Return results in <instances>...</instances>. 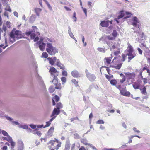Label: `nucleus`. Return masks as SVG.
<instances>
[{
  "label": "nucleus",
  "mask_w": 150,
  "mask_h": 150,
  "mask_svg": "<svg viewBox=\"0 0 150 150\" xmlns=\"http://www.w3.org/2000/svg\"><path fill=\"white\" fill-rule=\"evenodd\" d=\"M120 93L121 95L126 96L129 97L130 94V92L126 90V87L122 88V90H120Z\"/></svg>",
  "instance_id": "nucleus-10"
},
{
  "label": "nucleus",
  "mask_w": 150,
  "mask_h": 150,
  "mask_svg": "<svg viewBox=\"0 0 150 150\" xmlns=\"http://www.w3.org/2000/svg\"><path fill=\"white\" fill-rule=\"evenodd\" d=\"M5 10L6 11H9L10 12H11V10L10 8V6L8 5H7L6 6Z\"/></svg>",
  "instance_id": "nucleus-41"
},
{
  "label": "nucleus",
  "mask_w": 150,
  "mask_h": 150,
  "mask_svg": "<svg viewBox=\"0 0 150 150\" xmlns=\"http://www.w3.org/2000/svg\"><path fill=\"white\" fill-rule=\"evenodd\" d=\"M117 34L116 30H114L112 33V35L113 37L115 38V39L117 37Z\"/></svg>",
  "instance_id": "nucleus-39"
},
{
  "label": "nucleus",
  "mask_w": 150,
  "mask_h": 150,
  "mask_svg": "<svg viewBox=\"0 0 150 150\" xmlns=\"http://www.w3.org/2000/svg\"><path fill=\"white\" fill-rule=\"evenodd\" d=\"M10 36L11 38L14 39L16 38L18 39L21 38L23 35L21 31L13 30L10 33Z\"/></svg>",
  "instance_id": "nucleus-2"
},
{
  "label": "nucleus",
  "mask_w": 150,
  "mask_h": 150,
  "mask_svg": "<svg viewBox=\"0 0 150 150\" xmlns=\"http://www.w3.org/2000/svg\"><path fill=\"white\" fill-rule=\"evenodd\" d=\"M137 50H138L139 52V53L141 55L142 54V50L139 48H137Z\"/></svg>",
  "instance_id": "nucleus-59"
},
{
  "label": "nucleus",
  "mask_w": 150,
  "mask_h": 150,
  "mask_svg": "<svg viewBox=\"0 0 150 150\" xmlns=\"http://www.w3.org/2000/svg\"><path fill=\"white\" fill-rule=\"evenodd\" d=\"M54 143H55L54 140H52L49 141L48 144H51V145L52 146H54Z\"/></svg>",
  "instance_id": "nucleus-46"
},
{
  "label": "nucleus",
  "mask_w": 150,
  "mask_h": 150,
  "mask_svg": "<svg viewBox=\"0 0 150 150\" xmlns=\"http://www.w3.org/2000/svg\"><path fill=\"white\" fill-rule=\"evenodd\" d=\"M39 4L40 5V6L42 7H43V5L42 4V0H39Z\"/></svg>",
  "instance_id": "nucleus-61"
},
{
  "label": "nucleus",
  "mask_w": 150,
  "mask_h": 150,
  "mask_svg": "<svg viewBox=\"0 0 150 150\" xmlns=\"http://www.w3.org/2000/svg\"><path fill=\"white\" fill-rule=\"evenodd\" d=\"M86 75L87 77L90 81L93 82L95 81L96 77L95 75L89 73H86Z\"/></svg>",
  "instance_id": "nucleus-12"
},
{
  "label": "nucleus",
  "mask_w": 150,
  "mask_h": 150,
  "mask_svg": "<svg viewBox=\"0 0 150 150\" xmlns=\"http://www.w3.org/2000/svg\"><path fill=\"white\" fill-rule=\"evenodd\" d=\"M97 50L99 52L103 53L105 52L106 50L105 48L98 47L97 49Z\"/></svg>",
  "instance_id": "nucleus-34"
},
{
  "label": "nucleus",
  "mask_w": 150,
  "mask_h": 150,
  "mask_svg": "<svg viewBox=\"0 0 150 150\" xmlns=\"http://www.w3.org/2000/svg\"><path fill=\"white\" fill-rule=\"evenodd\" d=\"M142 81L140 80H138L132 84L133 88L135 89H139Z\"/></svg>",
  "instance_id": "nucleus-9"
},
{
  "label": "nucleus",
  "mask_w": 150,
  "mask_h": 150,
  "mask_svg": "<svg viewBox=\"0 0 150 150\" xmlns=\"http://www.w3.org/2000/svg\"><path fill=\"white\" fill-rule=\"evenodd\" d=\"M75 144L74 143L71 145V150H75Z\"/></svg>",
  "instance_id": "nucleus-55"
},
{
  "label": "nucleus",
  "mask_w": 150,
  "mask_h": 150,
  "mask_svg": "<svg viewBox=\"0 0 150 150\" xmlns=\"http://www.w3.org/2000/svg\"><path fill=\"white\" fill-rule=\"evenodd\" d=\"M104 123V121L102 120H99L96 122V123L98 124H103Z\"/></svg>",
  "instance_id": "nucleus-45"
},
{
  "label": "nucleus",
  "mask_w": 150,
  "mask_h": 150,
  "mask_svg": "<svg viewBox=\"0 0 150 150\" xmlns=\"http://www.w3.org/2000/svg\"><path fill=\"white\" fill-rule=\"evenodd\" d=\"M100 25L103 27H108L109 26L108 21H101Z\"/></svg>",
  "instance_id": "nucleus-20"
},
{
  "label": "nucleus",
  "mask_w": 150,
  "mask_h": 150,
  "mask_svg": "<svg viewBox=\"0 0 150 150\" xmlns=\"http://www.w3.org/2000/svg\"><path fill=\"white\" fill-rule=\"evenodd\" d=\"M81 143L83 144L84 145H90V144L88 143L87 141V140L85 139H81Z\"/></svg>",
  "instance_id": "nucleus-30"
},
{
  "label": "nucleus",
  "mask_w": 150,
  "mask_h": 150,
  "mask_svg": "<svg viewBox=\"0 0 150 150\" xmlns=\"http://www.w3.org/2000/svg\"><path fill=\"white\" fill-rule=\"evenodd\" d=\"M32 33L30 31H28L26 32L25 33V34L27 36H29L30 35H31V34Z\"/></svg>",
  "instance_id": "nucleus-63"
},
{
  "label": "nucleus",
  "mask_w": 150,
  "mask_h": 150,
  "mask_svg": "<svg viewBox=\"0 0 150 150\" xmlns=\"http://www.w3.org/2000/svg\"><path fill=\"white\" fill-rule=\"evenodd\" d=\"M148 98V96H145L143 97V100L142 102H143L144 101V99L147 100Z\"/></svg>",
  "instance_id": "nucleus-60"
},
{
  "label": "nucleus",
  "mask_w": 150,
  "mask_h": 150,
  "mask_svg": "<svg viewBox=\"0 0 150 150\" xmlns=\"http://www.w3.org/2000/svg\"><path fill=\"white\" fill-rule=\"evenodd\" d=\"M2 134L5 136L8 135V134L5 131L3 130L1 131Z\"/></svg>",
  "instance_id": "nucleus-52"
},
{
  "label": "nucleus",
  "mask_w": 150,
  "mask_h": 150,
  "mask_svg": "<svg viewBox=\"0 0 150 150\" xmlns=\"http://www.w3.org/2000/svg\"><path fill=\"white\" fill-rule=\"evenodd\" d=\"M56 109L60 110V109L62 108L63 105L60 102L58 103L56 105Z\"/></svg>",
  "instance_id": "nucleus-32"
},
{
  "label": "nucleus",
  "mask_w": 150,
  "mask_h": 150,
  "mask_svg": "<svg viewBox=\"0 0 150 150\" xmlns=\"http://www.w3.org/2000/svg\"><path fill=\"white\" fill-rule=\"evenodd\" d=\"M122 59L121 58V60H122V63L123 62H124L126 59V58L127 57V54L126 55L124 54H122Z\"/></svg>",
  "instance_id": "nucleus-40"
},
{
  "label": "nucleus",
  "mask_w": 150,
  "mask_h": 150,
  "mask_svg": "<svg viewBox=\"0 0 150 150\" xmlns=\"http://www.w3.org/2000/svg\"><path fill=\"white\" fill-rule=\"evenodd\" d=\"M120 50L119 49L118 51L114 52V55L115 56H119L118 55L120 54Z\"/></svg>",
  "instance_id": "nucleus-37"
},
{
  "label": "nucleus",
  "mask_w": 150,
  "mask_h": 150,
  "mask_svg": "<svg viewBox=\"0 0 150 150\" xmlns=\"http://www.w3.org/2000/svg\"><path fill=\"white\" fill-rule=\"evenodd\" d=\"M70 143L69 142L66 143L64 150H69L70 147Z\"/></svg>",
  "instance_id": "nucleus-25"
},
{
  "label": "nucleus",
  "mask_w": 150,
  "mask_h": 150,
  "mask_svg": "<svg viewBox=\"0 0 150 150\" xmlns=\"http://www.w3.org/2000/svg\"><path fill=\"white\" fill-rule=\"evenodd\" d=\"M124 16V14L123 11H121L120 12V15H119L117 18H115L114 19L115 21H116L117 23H119V21L118 20L122 18Z\"/></svg>",
  "instance_id": "nucleus-17"
},
{
  "label": "nucleus",
  "mask_w": 150,
  "mask_h": 150,
  "mask_svg": "<svg viewBox=\"0 0 150 150\" xmlns=\"http://www.w3.org/2000/svg\"><path fill=\"white\" fill-rule=\"evenodd\" d=\"M81 8H82V9H83V12L85 13L86 16L87 12L86 9L85 8H83V7H82Z\"/></svg>",
  "instance_id": "nucleus-58"
},
{
  "label": "nucleus",
  "mask_w": 150,
  "mask_h": 150,
  "mask_svg": "<svg viewBox=\"0 0 150 150\" xmlns=\"http://www.w3.org/2000/svg\"><path fill=\"white\" fill-rule=\"evenodd\" d=\"M72 76L75 78H79L81 77V74L77 70H74L71 72Z\"/></svg>",
  "instance_id": "nucleus-13"
},
{
  "label": "nucleus",
  "mask_w": 150,
  "mask_h": 150,
  "mask_svg": "<svg viewBox=\"0 0 150 150\" xmlns=\"http://www.w3.org/2000/svg\"><path fill=\"white\" fill-rule=\"evenodd\" d=\"M126 79L125 77H123L122 79H120V83H123L125 81Z\"/></svg>",
  "instance_id": "nucleus-57"
},
{
  "label": "nucleus",
  "mask_w": 150,
  "mask_h": 150,
  "mask_svg": "<svg viewBox=\"0 0 150 150\" xmlns=\"http://www.w3.org/2000/svg\"><path fill=\"white\" fill-rule=\"evenodd\" d=\"M34 11L36 15L38 16H39L42 11V9L39 8H34Z\"/></svg>",
  "instance_id": "nucleus-23"
},
{
  "label": "nucleus",
  "mask_w": 150,
  "mask_h": 150,
  "mask_svg": "<svg viewBox=\"0 0 150 150\" xmlns=\"http://www.w3.org/2000/svg\"><path fill=\"white\" fill-rule=\"evenodd\" d=\"M56 57H48L47 58V59L49 61L50 64L52 65H53L55 62L56 60Z\"/></svg>",
  "instance_id": "nucleus-16"
},
{
  "label": "nucleus",
  "mask_w": 150,
  "mask_h": 150,
  "mask_svg": "<svg viewBox=\"0 0 150 150\" xmlns=\"http://www.w3.org/2000/svg\"><path fill=\"white\" fill-rule=\"evenodd\" d=\"M55 142H57L58 144L55 147H54V148L56 150H58L60 147H61V143L60 142H59V140L56 139H55V140H54Z\"/></svg>",
  "instance_id": "nucleus-21"
},
{
  "label": "nucleus",
  "mask_w": 150,
  "mask_h": 150,
  "mask_svg": "<svg viewBox=\"0 0 150 150\" xmlns=\"http://www.w3.org/2000/svg\"><path fill=\"white\" fill-rule=\"evenodd\" d=\"M75 120H79V119L78 118V117H75L71 118L70 119V120L71 122H72Z\"/></svg>",
  "instance_id": "nucleus-49"
},
{
  "label": "nucleus",
  "mask_w": 150,
  "mask_h": 150,
  "mask_svg": "<svg viewBox=\"0 0 150 150\" xmlns=\"http://www.w3.org/2000/svg\"><path fill=\"white\" fill-rule=\"evenodd\" d=\"M48 56L47 54L45 52H43L42 55L41 57L44 58H47Z\"/></svg>",
  "instance_id": "nucleus-38"
},
{
  "label": "nucleus",
  "mask_w": 150,
  "mask_h": 150,
  "mask_svg": "<svg viewBox=\"0 0 150 150\" xmlns=\"http://www.w3.org/2000/svg\"><path fill=\"white\" fill-rule=\"evenodd\" d=\"M30 36L31 39H34L36 36V35L35 33H32Z\"/></svg>",
  "instance_id": "nucleus-54"
},
{
  "label": "nucleus",
  "mask_w": 150,
  "mask_h": 150,
  "mask_svg": "<svg viewBox=\"0 0 150 150\" xmlns=\"http://www.w3.org/2000/svg\"><path fill=\"white\" fill-rule=\"evenodd\" d=\"M43 38H41L38 42L40 50L42 51L44 50L46 46L45 43L43 42Z\"/></svg>",
  "instance_id": "nucleus-8"
},
{
  "label": "nucleus",
  "mask_w": 150,
  "mask_h": 150,
  "mask_svg": "<svg viewBox=\"0 0 150 150\" xmlns=\"http://www.w3.org/2000/svg\"><path fill=\"white\" fill-rule=\"evenodd\" d=\"M68 33H69V35L71 38H73L74 40L75 39L76 40V39L75 38V37H74L73 33L71 32V28L70 27L69 28Z\"/></svg>",
  "instance_id": "nucleus-29"
},
{
  "label": "nucleus",
  "mask_w": 150,
  "mask_h": 150,
  "mask_svg": "<svg viewBox=\"0 0 150 150\" xmlns=\"http://www.w3.org/2000/svg\"><path fill=\"white\" fill-rule=\"evenodd\" d=\"M61 80L62 82V85H64L66 83L67 79L65 77L62 76L61 78Z\"/></svg>",
  "instance_id": "nucleus-33"
},
{
  "label": "nucleus",
  "mask_w": 150,
  "mask_h": 150,
  "mask_svg": "<svg viewBox=\"0 0 150 150\" xmlns=\"http://www.w3.org/2000/svg\"><path fill=\"white\" fill-rule=\"evenodd\" d=\"M59 98L57 95H55L54 97H53L52 99V105H55L56 103L54 100H55L56 102H58L59 100Z\"/></svg>",
  "instance_id": "nucleus-19"
},
{
  "label": "nucleus",
  "mask_w": 150,
  "mask_h": 150,
  "mask_svg": "<svg viewBox=\"0 0 150 150\" xmlns=\"http://www.w3.org/2000/svg\"><path fill=\"white\" fill-rule=\"evenodd\" d=\"M11 144V148L12 150H13V149L15 146V143L13 141L12 139L9 142Z\"/></svg>",
  "instance_id": "nucleus-28"
},
{
  "label": "nucleus",
  "mask_w": 150,
  "mask_h": 150,
  "mask_svg": "<svg viewBox=\"0 0 150 150\" xmlns=\"http://www.w3.org/2000/svg\"><path fill=\"white\" fill-rule=\"evenodd\" d=\"M51 123L49 121L46 122V124L44 128L47 127H49L51 124Z\"/></svg>",
  "instance_id": "nucleus-53"
},
{
  "label": "nucleus",
  "mask_w": 150,
  "mask_h": 150,
  "mask_svg": "<svg viewBox=\"0 0 150 150\" xmlns=\"http://www.w3.org/2000/svg\"><path fill=\"white\" fill-rule=\"evenodd\" d=\"M133 22L132 23V25L133 26L136 27L137 23L139 22V21L137 18L136 16L134 17L133 18Z\"/></svg>",
  "instance_id": "nucleus-18"
},
{
  "label": "nucleus",
  "mask_w": 150,
  "mask_h": 150,
  "mask_svg": "<svg viewBox=\"0 0 150 150\" xmlns=\"http://www.w3.org/2000/svg\"><path fill=\"white\" fill-rule=\"evenodd\" d=\"M49 72L51 73L54 78H57V77L59 75V72L56 69L53 67H52L49 70Z\"/></svg>",
  "instance_id": "nucleus-7"
},
{
  "label": "nucleus",
  "mask_w": 150,
  "mask_h": 150,
  "mask_svg": "<svg viewBox=\"0 0 150 150\" xmlns=\"http://www.w3.org/2000/svg\"><path fill=\"white\" fill-rule=\"evenodd\" d=\"M43 0L45 2V3L47 5L49 9L51 10H52V7L51 6H50V5L48 3V2L47 1V0Z\"/></svg>",
  "instance_id": "nucleus-35"
},
{
  "label": "nucleus",
  "mask_w": 150,
  "mask_h": 150,
  "mask_svg": "<svg viewBox=\"0 0 150 150\" xmlns=\"http://www.w3.org/2000/svg\"><path fill=\"white\" fill-rule=\"evenodd\" d=\"M137 33H138L139 34V35L141 38H143V36H144V33L142 32H141V33H140L139 32H137Z\"/></svg>",
  "instance_id": "nucleus-50"
},
{
  "label": "nucleus",
  "mask_w": 150,
  "mask_h": 150,
  "mask_svg": "<svg viewBox=\"0 0 150 150\" xmlns=\"http://www.w3.org/2000/svg\"><path fill=\"white\" fill-rule=\"evenodd\" d=\"M124 74L128 80L131 79L132 81H134V79L136 76L134 73L127 72L125 73Z\"/></svg>",
  "instance_id": "nucleus-6"
},
{
  "label": "nucleus",
  "mask_w": 150,
  "mask_h": 150,
  "mask_svg": "<svg viewBox=\"0 0 150 150\" xmlns=\"http://www.w3.org/2000/svg\"><path fill=\"white\" fill-rule=\"evenodd\" d=\"M146 71V72L149 73V74L150 76V71H149L148 69L144 67L143 69V71Z\"/></svg>",
  "instance_id": "nucleus-47"
},
{
  "label": "nucleus",
  "mask_w": 150,
  "mask_h": 150,
  "mask_svg": "<svg viewBox=\"0 0 150 150\" xmlns=\"http://www.w3.org/2000/svg\"><path fill=\"white\" fill-rule=\"evenodd\" d=\"M18 145L17 150H23L24 144L22 141H18Z\"/></svg>",
  "instance_id": "nucleus-14"
},
{
  "label": "nucleus",
  "mask_w": 150,
  "mask_h": 150,
  "mask_svg": "<svg viewBox=\"0 0 150 150\" xmlns=\"http://www.w3.org/2000/svg\"><path fill=\"white\" fill-rule=\"evenodd\" d=\"M55 63L56 66H60V63L59 60V59H56Z\"/></svg>",
  "instance_id": "nucleus-44"
},
{
  "label": "nucleus",
  "mask_w": 150,
  "mask_h": 150,
  "mask_svg": "<svg viewBox=\"0 0 150 150\" xmlns=\"http://www.w3.org/2000/svg\"><path fill=\"white\" fill-rule=\"evenodd\" d=\"M74 137L75 139H79V135L77 133H75L74 134Z\"/></svg>",
  "instance_id": "nucleus-56"
},
{
  "label": "nucleus",
  "mask_w": 150,
  "mask_h": 150,
  "mask_svg": "<svg viewBox=\"0 0 150 150\" xmlns=\"http://www.w3.org/2000/svg\"><path fill=\"white\" fill-rule=\"evenodd\" d=\"M100 128L101 130H104L105 131V127L104 126H103L102 125H100Z\"/></svg>",
  "instance_id": "nucleus-64"
},
{
  "label": "nucleus",
  "mask_w": 150,
  "mask_h": 150,
  "mask_svg": "<svg viewBox=\"0 0 150 150\" xmlns=\"http://www.w3.org/2000/svg\"><path fill=\"white\" fill-rule=\"evenodd\" d=\"M8 1L9 0H1V1L3 5H5L8 3Z\"/></svg>",
  "instance_id": "nucleus-51"
},
{
  "label": "nucleus",
  "mask_w": 150,
  "mask_h": 150,
  "mask_svg": "<svg viewBox=\"0 0 150 150\" xmlns=\"http://www.w3.org/2000/svg\"><path fill=\"white\" fill-rule=\"evenodd\" d=\"M133 129L135 132L137 133H139L140 132V131L139 130H137V129L135 127L133 128Z\"/></svg>",
  "instance_id": "nucleus-62"
},
{
  "label": "nucleus",
  "mask_w": 150,
  "mask_h": 150,
  "mask_svg": "<svg viewBox=\"0 0 150 150\" xmlns=\"http://www.w3.org/2000/svg\"><path fill=\"white\" fill-rule=\"evenodd\" d=\"M46 51L49 54L51 55H54L56 53L58 52L57 49L53 47L51 43H48L47 44V48Z\"/></svg>",
  "instance_id": "nucleus-1"
},
{
  "label": "nucleus",
  "mask_w": 150,
  "mask_h": 150,
  "mask_svg": "<svg viewBox=\"0 0 150 150\" xmlns=\"http://www.w3.org/2000/svg\"><path fill=\"white\" fill-rule=\"evenodd\" d=\"M60 112V110H58L56 108H54L52 114L51 115V117H52L53 116H56L58 115Z\"/></svg>",
  "instance_id": "nucleus-15"
},
{
  "label": "nucleus",
  "mask_w": 150,
  "mask_h": 150,
  "mask_svg": "<svg viewBox=\"0 0 150 150\" xmlns=\"http://www.w3.org/2000/svg\"><path fill=\"white\" fill-rule=\"evenodd\" d=\"M54 127H51L48 131V134L50 136H52V134L54 132Z\"/></svg>",
  "instance_id": "nucleus-22"
},
{
  "label": "nucleus",
  "mask_w": 150,
  "mask_h": 150,
  "mask_svg": "<svg viewBox=\"0 0 150 150\" xmlns=\"http://www.w3.org/2000/svg\"><path fill=\"white\" fill-rule=\"evenodd\" d=\"M72 19L74 21H76V12H74L73 13V16L72 17Z\"/></svg>",
  "instance_id": "nucleus-43"
},
{
  "label": "nucleus",
  "mask_w": 150,
  "mask_h": 150,
  "mask_svg": "<svg viewBox=\"0 0 150 150\" xmlns=\"http://www.w3.org/2000/svg\"><path fill=\"white\" fill-rule=\"evenodd\" d=\"M110 84L112 86H116L117 83V80L115 79H112L110 81Z\"/></svg>",
  "instance_id": "nucleus-27"
},
{
  "label": "nucleus",
  "mask_w": 150,
  "mask_h": 150,
  "mask_svg": "<svg viewBox=\"0 0 150 150\" xmlns=\"http://www.w3.org/2000/svg\"><path fill=\"white\" fill-rule=\"evenodd\" d=\"M55 91V89L54 88V87L52 86H50L49 88V91L50 93H52L54 91Z\"/></svg>",
  "instance_id": "nucleus-36"
},
{
  "label": "nucleus",
  "mask_w": 150,
  "mask_h": 150,
  "mask_svg": "<svg viewBox=\"0 0 150 150\" xmlns=\"http://www.w3.org/2000/svg\"><path fill=\"white\" fill-rule=\"evenodd\" d=\"M106 37L109 40H110L115 39V38H114L113 37H112V36H111L110 35L107 36H106Z\"/></svg>",
  "instance_id": "nucleus-48"
},
{
  "label": "nucleus",
  "mask_w": 150,
  "mask_h": 150,
  "mask_svg": "<svg viewBox=\"0 0 150 150\" xmlns=\"http://www.w3.org/2000/svg\"><path fill=\"white\" fill-rule=\"evenodd\" d=\"M6 136V137H2L3 140H6L9 142L11 140L12 138L9 135Z\"/></svg>",
  "instance_id": "nucleus-24"
},
{
  "label": "nucleus",
  "mask_w": 150,
  "mask_h": 150,
  "mask_svg": "<svg viewBox=\"0 0 150 150\" xmlns=\"http://www.w3.org/2000/svg\"><path fill=\"white\" fill-rule=\"evenodd\" d=\"M55 86V88L56 89L60 90L62 88V84L61 83L59 82L58 79L57 78H54L52 81Z\"/></svg>",
  "instance_id": "nucleus-4"
},
{
  "label": "nucleus",
  "mask_w": 150,
  "mask_h": 150,
  "mask_svg": "<svg viewBox=\"0 0 150 150\" xmlns=\"http://www.w3.org/2000/svg\"><path fill=\"white\" fill-rule=\"evenodd\" d=\"M141 90V93L144 95H146L147 92L146 91V89L145 87H144L142 89H140Z\"/></svg>",
  "instance_id": "nucleus-31"
},
{
  "label": "nucleus",
  "mask_w": 150,
  "mask_h": 150,
  "mask_svg": "<svg viewBox=\"0 0 150 150\" xmlns=\"http://www.w3.org/2000/svg\"><path fill=\"white\" fill-rule=\"evenodd\" d=\"M71 82L73 83L76 87L79 86L78 82L76 81L75 79H73L71 80Z\"/></svg>",
  "instance_id": "nucleus-26"
},
{
  "label": "nucleus",
  "mask_w": 150,
  "mask_h": 150,
  "mask_svg": "<svg viewBox=\"0 0 150 150\" xmlns=\"http://www.w3.org/2000/svg\"><path fill=\"white\" fill-rule=\"evenodd\" d=\"M127 49L128 53L127 54V55L128 56V58L129 60L128 62H129L130 60L136 56V54L135 53L132 54L133 51V48L129 44L128 45Z\"/></svg>",
  "instance_id": "nucleus-3"
},
{
  "label": "nucleus",
  "mask_w": 150,
  "mask_h": 150,
  "mask_svg": "<svg viewBox=\"0 0 150 150\" xmlns=\"http://www.w3.org/2000/svg\"><path fill=\"white\" fill-rule=\"evenodd\" d=\"M62 76H67L68 75L67 72L65 70H63L62 71Z\"/></svg>",
  "instance_id": "nucleus-42"
},
{
  "label": "nucleus",
  "mask_w": 150,
  "mask_h": 150,
  "mask_svg": "<svg viewBox=\"0 0 150 150\" xmlns=\"http://www.w3.org/2000/svg\"><path fill=\"white\" fill-rule=\"evenodd\" d=\"M113 57L112 54H110V57H105L104 59V62L105 64H108L109 65L110 64L111 62V59Z\"/></svg>",
  "instance_id": "nucleus-11"
},
{
  "label": "nucleus",
  "mask_w": 150,
  "mask_h": 150,
  "mask_svg": "<svg viewBox=\"0 0 150 150\" xmlns=\"http://www.w3.org/2000/svg\"><path fill=\"white\" fill-rule=\"evenodd\" d=\"M112 62L117 66H121L122 64V60H121V57L120 56H115L112 61Z\"/></svg>",
  "instance_id": "nucleus-5"
}]
</instances>
